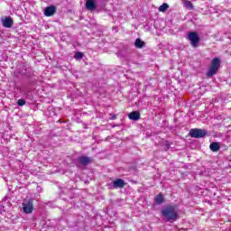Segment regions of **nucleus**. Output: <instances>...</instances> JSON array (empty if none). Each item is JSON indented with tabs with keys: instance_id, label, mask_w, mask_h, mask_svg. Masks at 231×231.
<instances>
[{
	"instance_id": "obj_1",
	"label": "nucleus",
	"mask_w": 231,
	"mask_h": 231,
	"mask_svg": "<svg viewBox=\"0 0 231 231\" xmlns=\"http://www.w3.org/2000/svg\"><path fill=\"white\" fill-rule=\"evenodd\" d=\"M162 215L167 221H176V219H178V212H176L175 206H166L162 211Z\"/></svg>"
},
{
	"instance_id": "obj_2",
	"label": "nucleus",
	"mask_w": 231,
	"mask_h": 231,
	"mask_svg": "<svg viewBox=\"0 0 231 231\" xmlns=\"http://www.w3.org/2000/svg\"><path fill=\"white\" fill-rule=\"evenodd\" d=\"M219 68H221V60L218 57L214 58L207 71V77H208V79H212L214 75L217 74V71H219Z\"/></svg>"
},
{
	"instance_id": "obj_3",
	"label": "nucleus",
	"mask_w": 231,
	"mask_h": 231,
	"mask_svg": "<svg viewBox=\"0 0 231 231\" xmlns=\"http://www.w3.org/2000/svg\"><path fill=\"white\" fill-rule=\"evenodd\" d=\"M208 134V132L201 128H192L189 131V136L191 138H205Z\"/></svg>"
},
{
	"instance_id": "obj_4",
	"label": "nucleus",
	"mask_w": 231,
	"mask_h": 231,
	"mask_svg": "<svg viewBox=\"0 0 231 231\" xmlns=\"http://www.w3.org/2000/svg\"><path fill=\"white\" fill-rule=\"evenodd\" d=\"M22 208L24 214H32L33 212V199H24L22 203Z\"/></svg>"
},
{
	"instance_id": "obj_5",
	"label": "nucleus",
	"mask_w": 231,
	"mask_h": 231,
	"mask_svg": "<svg viewBox=\"0 0 231 231\" xmlns=\"http://www.w3.org/2000/svg\"><path fill=\"white\" fill-rule=\"evenodd\" d=\"M188 39L191 42V46L193 48H198V44H199V35H198L197 32H189L188 33Z\"/></svg>"
},
{
	"instance_id": "obj_6",
	"label": "nucleus",
	"mask_w": 231,
	"mask_h": 231,
	"mask_svg": "<svg viewBox=\"0 0 231 231\" xmlns=\"http://www.w3.org/2000/svg\"><path fill=\"white\" fill-rule=\"evenodd\" d=\"M55 14H57V7H55L54 5L47 6L44 9L45 17H53V15H55Z\"/></svg>"
},
{
	"instance_id": "obj_7",
	"label": "nucleus",
	"mask_w": 231,
	"mask_h": 231,
	"mask_svg": "<svg viewBox=\"0 0 231 231\" xmlns=\"http://www.w3.org/2000/svg\"><path fill=\"white\" fill-rule=\"evenodd\" d=\"M2 24L4 28H12L14 26V19H12L10 16H7L2 20Z\"/></svg>"
},
{
	"instance_id": "obj_8",
	"label": "nucleus",
	"mask_w": 231,
	"mask_h": 231,
	"mask_svg": "<svg viewBox=\"0 0 231 231\" xmlns=\"http://www.w3.org/2000/svg\"><path fill=\"white\" fill-rule=\"evenodd\" d=\"M85 6L89 11L97 10V2L95 0H87Z\"/></svg>"
},
{
	"instance_id": "obj_9",
	"label": "nucleus",
	"mask_w": 231,
	"mask_h": 231,
	"mask_svg": "<svg viewBox=\"0 0 231 231\" xmlns=\"http://www.w3.org/2000/svg\"><path fill=\"white\" fill-rule=\"evenodd\" d=\"M129 120H134V122H138L140 120V112L133 111L128 115Z\"/></svg>"
},
{
	"instance_id": "obj_10",
	"label": "nucleus",
	"mask_w": 231,
	"mask_h": 231,
	"mask_svg": "<svg viewBox=\"0 0 231 231\" xmlns=\"http://www.w3.org/2000/svg\"><path fill=\"white\" fill-rule=\"evenodd\" d=\"M78 162L83 165L84 167H86V165H88V163H91V159H89V157L88 156H81L78 159Z\"/></svg>"
},
{
	"instance_id": "obj_11",
	"label": "nucleus",
	"mask_w": 231,
	"mask_h": 231,
	"mask_svg": "<svg viewBox=\"0 0 231 231\" xmlns=\"http://www.w3.org/2000/svg\"><path fill=\"white\" fill-rule=\"evenodd\" d=\"M113 183H114L115 189H124V187H125V181H124V180L122 179H117L114 180Z\"/></svg>"
},
{
	"instance_id": "obj_12",
	"label": "nucleus",
	"mask_w": 231,
	"mask_h": 231,
	"mask_svg": "<svg viewBox=\"0 0 231 231\" xmlns=\"http://www.w3.org/2000/svg\"><path fill=\"white\" fill-rule=\"evenodd\" d=\"M209 149L213 152H217L221 149V146H219V143H211L209 145Z\"/></svg>"
},
{
	"instance_id": "obj_13",
	"label": "nucleus",
	"mask_w": 231,
	"mask_h": 231,
	"mask_svg": "<svg viewBox=\"0 0 231 231\" xmlns=\"http://www.w3.org/2000/svg\"><path fill=\"white\" fill-rule=\"evenodd\" d=\"M135 48L142 49L145 46V42L142 41L140 38H137L134 42Z\"/></svg>"
},
{
	"instance_id": "obj_14",
	"label": "nucleus",
	"mask_w": 231,
	"mask_h": 231,
	"mask_svg": "<svg viewBox=\"0 0 231 231\" xmlns=\"http://www.w3.org/2000/svg\"><path fill=\"white\" fill-rule=\"evenodd\" d=\"M163 201H165V199L163 198V194L160 193L155 197V203H157V205H162Z\"/></svg>"
},
{
	"instance_id": "obj_15",
	"label": "nucleus",
	"mask_w": 231,
	"mask_h": 231,
	"mask_svg": "<svg viewBox=\"0 0 231 231\" xmlns=\"http://www.w3.org/2000/svg\"><path fill=\"white\" fill-rule=\"evenodd\" d=\"M182 3L184 5V6H186L188 8V10H192V8H194L192 2H190L189 0H182Z\"/></svg>"
},
{
	"instance_id": "obj_16",
	"label": "nucleus",
	"mask_w": 231,
	"mask_h": 231,
	"mask_svg": "<svg viewBox=\"0 0 231 231\" xmlns=\"http://www.w3.org/2000/svg\"><path fill=\"white\" fill-rule=\"evenodd\" d=\"M167 10H169V4L164 3L159 6V12L165 13Z\"/></svg>"
},
{
	"instance_id": "obj_17",
	"label": "nucleus",
	"mask_w": 231,
	"mask_h": 231,
	"mask_svg": "<svg viewBox=\"0 0 231 231\" xmlns=\"http://www.w3.org/2000/svg\"><path fill=\"white\" fill-rule=\"evenodd\" d=\"M74 59H76V60H81V59H84V53L77 51L74 55Z\"/></svg>"
},
{
	"instance_id": "obj_18",
	"label": "nucleus",
	"mask_w": 231,
	"mask_h": 231,
	"mask_svg": "<svg viewBox=\"0 0 231 231\" xmlns=\"http://www.w3.org/2000/svg\"><path fill=\"white\" fill-rule=\"evenodd\" d=\"M17 104H18V106H26V100H24V99H19V100L17 101Z\"/></svg>"
},
{
	"instance_id": "obj_19",
	"label": "nucleus",
	"mask_w": 231,
	"mask_h": 231,
	"mask_svg": "<svg viewBox=\"0 0 231 231\" xmlns=\"http://www.w3.org/2000/svg\"><path fill=\"white\" fill-rule=\"evenodd\" d=\"M164 151H169V149H171V143L169 142H166L164 144Z\"/></svg>"
},
{
	"instance_id": "obj_20",
	"label": "nucleus",
	"mask_w": 231,
	"mask_h": 231,
	"mask_svg": "<svg viewBox=\"0 0 231 231\" xmlns=\"http://www.w3.org/2000/svg\"><path fill=\"white\" fill-rule=\"evenodd\" d=\"M110 119H111V120H116V115H113Z\"/></svg>"
}]
</instances>
